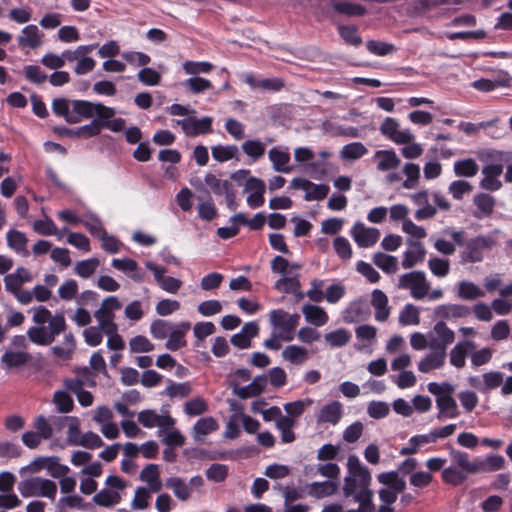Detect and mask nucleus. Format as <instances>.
<instances>
[{
	"instance_id": "1",
	"label": "nucleus",
	"mask_w": 512,
	"mask_h": 512,
	"mask_svg": "<svg viewBox=\"0 0 512 512\" xmlns=\"http://www.w3.org/2000/svg\"><path fill=\"white\" fill-rule=\"evenodd\" d=\"M370 483L369 469L362 465L358 456L350 455L347 459V475L344 479L343 492L345 497H352L355 502L361 504L363 512H374Z\"/></svg>"
},
{
	"instance_id": "2",
	"label": "nucleus",
	"mask_w": 512,
	"mask_h": 512,
	"mask_svg": "<svg viewBox=\"0 0 512 512\" xmlns=\"http://www.w3.org/2000/svg\"><path fill=\"white\" fill-rule=\"evenodd\" d=\"M32 311V320L36 325L27 330V337L32 343L47 346L66 329V321L62 314L52 315L44 306L33 308Z\"/></svg>"
},
{
	"instance_id": "3",
	"label": "nucleus",
	"mask_w": 512,
	"mask_h": 512,
	"mask_svg": "<svg viewBox=\"0 0 512 512\" xmlns=\"http://www.w3.org/2000/svg\"><path fill=\"white\" fill-rule=\"evenodd\" d=\"M428 391L436 396V407L438 420L455 419L460 415L456 400L453 398L455 386L448 382H430L427 385Z\"/></svg>"
},
{
	"instance_id": "4",
	"label": "nucleus",
	"mask_w": 512,
	"mask_h": 512,
	"mask_svg": "<svg viewBox=\"0 0 512 512\" xmlns=\"http://www.w3.org/2000/svg\"><path fill=\"white\" fill-rule=\"evenodd\" d=\"M300 316L297 313L290 314L283 309H274L269 313V322L276 333L280 334L283 341L290 342L295 337V330L299 325Z\"/></svg>"
},
{
	"instance_id": "5",
	"label": "nucleus",
	"mask_w": 512,
	"mask_h": 512,
	"mask_svg": "<svg viewBox=\"0 0 512 512\" xmlns=\"http://www.w3.org/2000/svg\"><path fill=\"white\" fill-rule=\"evenodd\" d=\"M18 490L24 498L46 497L55 500L57 485L54 481L46 478L32 477L21 481Z\"/></svg>"
},
{
	"instance_id": "6",
	"label": "nucleus",
	"mask_w": 512,
	"mask_h": 512,
	"mask_svg": "<svg viewBox=\"0 0 512 512\" xmlns=\"http://www.w3.org/2000/svg\"><path fill=\"white\" fill-rule=\"evenodd\" d=\"M397 287L409 290L414 299L420 300L428 295L430 282L423 271L416 270L400 275Z\"/></svg>"
},
{
	"instance_id": "7",
	"label": "nucleus",
	"mask_w": 512,
	"mask_h": 512,
	"mask_svg": "<svg viewBox=\"0 0 512 512\" xmlns=\"http://www.w3.org/2000/svg\"><path fill=\"white\" fill-rule=\"evenodd\" d=\"M121 307L122 304L117 297L109 296L102 301L100 307L94 312L97 326L101 327L104 333H112L118 330V325L115 323V311Z\"/></svg>"
},
{
	"instance_id": "8",
	"label": "nucleus",
	"mask_w": 512,
	"mask_h": 512,
	"mask_svg": "<svg viewBox=\"0 0 512 512\" xmlns=\"http://www.w3.org/2000/svg\"><path fill=\"white\" fill-rule=\"evenodd\" d=\"M377 479L381 484L388 486L387 488H382L379 491V498L382 501V504L392 506V504L397 500V494L405 490V481L399 477V474L396 471L380 473L377 476Z\"/></svg>"
},
{
	"instance_id": "9",
	"label": "nucleus",
	"mask_w": 512,
	"mask_h": 512,
	"mask_svg": "<svg viewBox=\"0 0 512 512\" xmlns=\"http://www.w3.org/2000/svg\"><path fill=\"white\" fill-rule=\"evenodd\" d=\"M72 107L78 122H80L82 118L89 119L93 116H97L101 120H107L113 118L115 115L113 108L101 103H93L86 100H74L72 101Z\"/></svg>"
},
{
	"instance_id": "10",
	"label": "nucleus",
	"mask_w": 512,
	"mask_h": 512,
	"mask_svg": "<svg viewBox=\"0 0 512 512\" xmlns=\"http://www.w3.org/2000/svg\"><path fill=\"white\" fill-rule=\"evenodd\" d=\"M494 245V238L488 235H479L470 239L465 244L463 259L472 263L479 262L483 259V251L491 249Z\"/></svg>"
},
{
	"instance_id": "11",
	"label": "nucleus",
	"mask_w": 512,
	"mask_h": 512,
	"mask_svg": "<svg viewBox=\"0 0 512 512\" xmlns=\"http://www.w3.org/2000/svg\"><path fill=\"white\" fill-rule=\"evenodd\" d=\"M380 132L396 144L410 143L414 139V135L409 129H401L399 122L391 117L385 118L382 122Z\"/></svg>"
},
{
	"instance_id": "12",
	"label": "nucleus",
	"mask_w": 512,
	"mask_h": 512,
	"mask_svg": "<svg viewBox=\"0 0 512 512\" xmlns=\"http://www.w3.org/2000/svg\"><path fill=\"white\" fill-rule=\"evenodd\" d=\"M146 268L152 272L158 286L167 293L176 294L183 285L180 279L165 276L166 269L164 267L153 262H147Z\"/></svg>"
},
{
	"instance_id": "13",
	"label": "nucleus",
	"mask_w": 512,
	"mask_h": 512,
	"mask_svg": "<svg viewBox=\"0 0 512 512\" xmlns=\"http://www.w3.org/2000/svg\"><path fill=\"white\" fill-rule=\"evenodd\" d=\"M293 189H301L305 192L304 199L306 201L322 200L329 193V186L326 184H315L304 178H294L291 181Z\"/></svg>"
},
{
	"instance_id": "14",
	"label": "nucleus",
	"mask_w": 512,
	"mask_h": 512,
	"mask_svg": "<svg viewBox=\"0 0 512 512\" xmlns=\"http://www.w3.org/2000/svg\"><path fill=\"white\" fill-rule=\"evenodd\" d=\"M351 236L359 247L368 248L377 243L380 238V231L374 227H367L357 222L351 229Z\"/></svg>"
},
{
	"instance_id": "15",
	"label": "nucleus",
	"mask_w": 512,
	"mask_h": 512,
	"mask_svg": "<svg viewBox=\"0 0 512 512\" xmlns=\"http://www.w3.org/2000/svg\"><path fill=\"white\" fill-rule=\"evenodd\" d=\"M266 190L265 182L256 177H249L244 186V192L248 194L247 204L255 209L261 207L264 202V194Z\"/></svg>"
},
{
	"instance_id": "16",
	"label": "nucleus",
	"mask_w": 512,
	"mask_h": 512,
	"mask_svg": "<svg viewBox=\"0 0 512 512\" xmlns=\"http://www.w3.org/2000/svg\"><path fill=\"white\" fill-rule=\"evenodd\" d=\"M44 33L34 24L25 26L17 36L20 49H37L43 44Z\"/></svg>"
},
{
	"instance_id": "17",
	"label": "nucleus",
	"mask_w": 512,
	"mask_h": 512,
	"mask_svg": "<svg viewBox=\"0 0 512 512\" xmlns=\"http://www.w3.org/2000/svg\"><path fill=\"white\" fill-rule=\"evenodd\" d=\"M406 244L407 249L403 253L401 265L404 269H410L424 261L426 249L423 243L412 239H407Z\"/></svg>"
},
{
	"instance_id": "18",
	"label": "nucleus",
	"mask_w": 512,
	"mask_h": 512,
	"mask_svg": "<svg viewBox=\"0 0 512 512\" xmlns=\"http://www.w3.org/2000/svg\"><path fill=\"white\" fill-rule=\"evenodd\" d=\"M176 123L181 126L184 133L188 136L206 134L212 130V118L208 116H205L202 119L187 117L176 120Z\"/></svg>"
},
{
	"instance_id": "19",
	"label": "nucleus",
	"mask_w": 512,
	"mask_h": 512,
	"mask_svg": "<svg viewBox=\"0 0 512 512\" xmlns=\"http://www.w3.org/2000/svg\"><path fill=\"white\" fill-rule=\"evenodd\" d=\"M503 173L501 163L487 164L482 168L483 178L480 181V187L488 191H497L502 187L499 177Z\"/></svg>"
},
{
	"instance_id": "20",
	"label": "nucleus",
	"mask_w": 512,
	"mask_h": 512,
	"mask_svg": "<svg viewBox=\"0 0 512 512\" xmlns=\"http://www.w3.org/2000/svg\"><path fill=\"white\" fill-rule=\"evenodd\" d=\"M343 416V405L339 401H331L323 405L316 415L319 425H337Z\"/></svg>"
},
{
	"instance_id": "21",
	"label": "nucleus",
	"mask_w": 512,
	"mask_h": 512,
	"mask_svg": "<svg viewBox=\"0 0 512 512\" xmlns=\"http://www.w3.org/2000/svg\"><path fill=\"white\" fill-rule=\"evenodd\" d=\"M267 386V376L258 375L246 386H241L234 382L233 394L240 399H248L259 396Z\"/></svg>"
},
{
	"instance_id": "22",
	"label": "nucleus",
	"mask_w": 512,
	"mask_h": 512,
	"mask_svg": "<svg viewBox=\"0 0 512 512\" xmlns=\"http://www.w3.org/2000/svg\"><path fill=\"white\" fill-rule=\"evenodd\" d=\"M476 344L472 340L459 341L449 352V363L456 369H462L466 365V358L474 350Z\"/></svg>"
},
{
	"instance_id": "23",
	"label": "nucleus",
	"mask_w": 512,
	"mask_h": 512,
	"mask_svg": "<svg viewBox=\"0 0 512 512\" xmlns=\"http://www.w3.org/2000/svg\"><path fill=\"white\" fill-rule=\"evenodd\" d=\"M437 338L430 339L429 348L446 352L448 345L455 340V334L444 322H437L433 328Z\"/></svg>"
},
{
	"instance_id": "24",
	"label": "nucleus",
	"mask_w": 512,
	"mask_h": 512,
	"mask_svg": "<svg viewBox=\"0 0 512 512\" xmlns=\"http://www.w3.org/2000/svg\"><path fill=\"white\" fill-rule=\"evenodd\" d=\"M191 328L190 322L176 323L167 337L165 347L170 351H177L187 345L186 334Z\"/></svg>"
},
{
	"instance_id": "25",
	"label": "nucleus",
	"mask_w": 512,
	"mask_h": 512,
	"mask_svg": "<svg viewBox=\"0 0 512 512\" xmlns=\"http://www.w3.org/2000/svg\"><path fill=\"white\" fill-rule=\"evenodd\" d=\"M219 424L212 416L198 419L192 427V437L196 443H204L206 437L217 431Z\"/></svg>"
},
{
	"instance_id": "26",
	"label": "nucleus",
	"mask_w": 512,
	"mask_h": 512,
	"mask_svg": "<svg viewBox=\"0 0 512 512\" xmlns=\"http://www.w3.org/2000/svg\"><path fill=\"white\" fill-rule=\"evenodd\" d=\"M268 158L272 163V168L276 172L290 173V153L287 147H273L268 151Z\"/></svg>"
},
{
	"instance_id": "27",
	"label": "nucleus",
	"mask_w": 512,
	"mask_h": 512,
	"mask_svg": "<svg viewBox=\"0 0 512 512\" xmlns=\"http://www.w3.org/2000/svg\"><path fill=\"white\" fill-rule=\"evenodd\" d=\"M259 333V326L256 322H247L241 331L234 334L230 341L231 344L239 349H247L251 347V340Z\"/></svg>"
},
{
	"instance_id": "28",
	"label": "nucleus",
	"mask_w": 512,
	"mask_h": 512,
	"mask_svg": "<svg viewBox=\"0 0 512 512\" xmlns=\"http://www.w3.org/2000/svg\"><path fill=\"white\" fill-rule=\"evenodd\" d=\"M139 479L147 484V487L152 493L159 492L163 483L160 477V470L157 464L146 465L139 474Z\"/></svg>"
},
{
	"instance_id": "29",
	"label": "nucleus",
	"mask_w": 512,
	"mask_h": 512,
	"mask_svg": "<svg viewBox=\"0 0 512 512\" xmlns=\"http://www.w3.org/2000/svg\"><path fill=\"white\" fill-rule=\"evenodd\" d=\"M371 306L375 311V320L385 322L390 315L387 295L379 289H375L371 294Z\"/></svg>"
},
{
	"instance_id": "30",
	"label": "nucleus",
	"mask_w": 512,
	"mask_h": 512,
	"mask_svg": "<svg viewBox=\"0 0 512 512\" xmlns=\"http://www.w3.org/2000/svg\"><path fill=\"white\" fill-rule=\"evenodd\" d=\"M301 311L306 322L314 325L315 327H322L329 321L327 312L321 306L305 304L303 305Z\"/></svg>"
},
{
	"instance_id": "31",
	"label": "nucleus",
	"mask_w": 512,
	"mask_h": 512,
	"mask_svg": "<svg viewBox=\"0 0 512 512\" xmlns=\"http://www.w3.org/2000/svg\"><path fill=\"white\" fill-rule=\"evenodd\" d=\"M473 203L476 207L473 216L477 219L489 217L495 207V199L493 196L486 193H479L474 196Z\"/></svg>"
},
{
	"instance_id": "32",
	"label": "nucleus",
	"mask_w": 512,
	"mask_h": 512,
	"mask_svg": "<svg viewBox=\"0 0 512 512\" xmlns=\"http://www.w3.org/2000/svg\"><path fill=\"white\" fill-rule=\"evenodd\" d=\"M446 359V352L439 349H432L418 364V369L422 373H428L435 369L443 367Z\"/></svg>"
},
{
	"instance_id": "33",
	"label": "nucleus",
	"mask_w": 512,
	"mask_h": 512,
	"mask_svg": "<svg viewBox=\"0 0 512 512\" xmlns=\"http://www.w3.org/2000/svg\"><path fill=\"white\" fill-rule=\"evenodd\" d=\"M337 489L338 482L333 480L316 481L307 485L308 495L317 499L331 496L336 493Z\"/></svg>"
},
{
	"instance_id": "34",
	"label": "nucleus",
	"mask_w": 512,
	"mask_h": 512,
	"mask_svg": "<svg viewBox=\"0 0 512 512\" xmlns=\"http://www.w3.org/2000/svg\"><path fill=\"white\" fill-rule=\"evenodd\" d=\"M374 159L377 160V169L383 172L396 169L401 163L400 158L392 149L377 150L374 153Z\"/></svg>"
},
{
	"instance_id": "35",
	"label": "nucleus",
	"mask_w": 512,
	"mask_h": 512,
	"mask_svg": "<svg viewBox=\"0 0 512 512\" xmlns=\"http://www.w3.org/2000/svg\"><path fill=\"white\" fill-rule=\"evenodd\" d=\"M7 246L19 255L27 256L28 238L26 235L16 229H10L6 233Z\"/></svg>"
},
{
	"instance_id": "36",
	"label": "nucleus",
	"mask_w": 512,
	"mask_h": 512,
	"mask_svg": "<svg viewBox=\"0 0 512 512\" xmlns=\"http://www.w3.org/2000/svg\"><path fill=\"white\" fill-rule=\"evenodd\" d=\"M167 413L168 411L159 414L155 410L151 409L142 410L138 413V421L143 425V427L148 429L158 427L161 421L162 426L165 424L167 425V422H169L167 419Z\"/></svg>"
},
{
	"instance_id": "37",
	"label": "nucleus",
	"mask_w": 512,
	"mask_h": 512,
	"mask_svg": "<svg viewBox=\"0 0 512 512\" xmlns=\"http://www.w3.org/2000/svg\"><path fill=\"white\" fill-rule=\"evenodd\" d=\"M282 358L293 365H303L309 358V352L305 347L289 345L283 349Z\"/></svg>"
},
{
	"instance_id": "38",
	"label": "nucleus",
	"mask_w": 512,
	"mask_h": 512,
	"mask_svg": "<svg viewBox=\"0 0 512 512\" xmlns=\"http://www.w3.org/2000/svg\"><path fill=\"white\" fill-rule=\"evenodd\" d=\"M435 314L443 319L462 318L470 314V309L460 304H445L438 306L435 309Z\"/></svg>"
},
{
	"instance_id": "39",
	"label": "nucleus",
	"mask_w": 512,
	"mask_h": 512,
	"mask_svg": "<svg viewBox=\"0 0 512 512\" xmlns=\"http://www.w3.org/2000/svg\"><path fill=\"white\" fill-rule=\"evenodd\" d=\"M122 501V496L118 491L103 488L93 496V502L100 507H113Z\"/></svg>"
},
{
	"instance_id": "40",
	"label": "nucleus",
	"mask_w": 512,
	"mask_h": 512,
	"mask_svg": "<svg viewBox=\"0 0 512 512\" xmlns=\"http://www.w3.org/2000/svg\"><path fill=\"white\" fill-rule=\"evenodd\" d=\"M165 485L173 491V494L180 501H187L191 496L190 486L180 477H170Z\"/></svg>"
},
{
	"instance_id": "41",
	"label": "nucleus",
	"mask_w": 512,
	"mask_h": 512,
	"mask_svg": "<svg viewBox=\"0 0 512 512\" xmlns=\"http://www.w3.org/2000/svg\"><path fill=\"white\" fill-rule=\"evenodd\" d=\"M351 337V333L348 330L339 328L326 333L324 341L330 348H341L350 342Z\"/></svg>"
},
{
	"instance_id": "42",
	"label": "nucleus",
	"mask_w": 512,
	"mask_h": 512,
	"mask_svg": "<svg viewBox=\"0 0 512 512\" xmlns=\"http://www.w3.org/2000/svg\"><path fill=\"white\" fill-rule=\"evenodd\" d=\"M372 260L386 274H394L398 271V259L395 256L377 252L373 255Z\"/></svg>"
},
{
	"instance_id": "43",
	"label": "nucleus",
	"mask_w": 512,
	"mask_h": 512,
	"mask_svg": "<svg viewBox=\"0 0 512 512\" xmlns=\"http://www.w3.org/2000/svg\"><path fill=\"white\" fill-rule=\"evenodd\" d=\"M53 112L65 118L68 123H78L76 114L73 112L72 101L64 98L55 99L52 104Z\"/></svg>"
},
{
	"instance_id": "44",
	"label": "nucleus",
	"mask_w": 512,
	"mask_h": 512,
	"mask_svg": "<svg viewBox=\"0 0 512 512\" xmlns=\"http://www.w3.org/2000/svg\"><path fill=\"white\" fill-rule=\"evenodd\" d=\"M406 179L402 183V187L407 190L417 188L420 179V167L415 163H406L402 169Z\"/></svg>"
},
{
	"instance_id": "45",
	"label": "nucleus",
	"mask_w": 512,
	"mask_h": 512,
	"mask_svg": "<svg viewBox=\"0 0 512 512\" xmlns=\"http://www.w3.org/2000/svg\"><path fill=\"white\" fill-rule=\"evenodd\" d=\"M367 152V148L361 142H353L342 147L340 157L345 161H354L366 155Z\"/></svg>"
},
{
	"instance_id": "46",
	"label": "nucleus",
	"mask_w": 512,
	"mask_h": 512,
	"mask_svg": "<svg viewBox=\"0 0 512 512\" xmlns=\"http://www.w3.org/2000/svg\"><path fill=\"white\" fill-rule=\"evenodd\" d=\"M242 151L254 162L258 161L265 154V143L260 140H246L241 145Z\"/></svg>"
},
{
	"instance_id": "47",
	"label": "nucleus",
	"mask_w": 512,
	"mask_h": 512,
	"mask_svg": "<svg viewBox=\"0 0 512 512\" xmlns=\"http://www.w3.org/2000/svg\"><path fill=\"white\" fill-rule=\"evenodd\" d=\"M454 173L459 177H473L478 173L479 166L472 158L456 161L454 163Z\"/></svg>"
},
{
	"instance_id": "48",
	"label": "nucleus",
	"mask_w": 512,
	"mask_h": 512,
	"mask_svg": "<svg viewBox=\"0 0 512 512\" xmlns=\"http://www.w3.org/2000/svg\"><path fill=\"white\" fill-rule=\"evenodd\" d=\"M212 157L218 162L238 158L239 150L235 145H216L211 148Z\"/></svg>"
},
{
	"instance_id": "49",
	"label": "nucleus",
	"mask_w": 512,
	"mask_h": 512,
	"mask_svg": "<svg viewBox=\"0 0 512 512\" xmlns=\"http://www.w3.org/2000/svg\"><path fill=\"white\" fill-rule=\"evenodd\" d=\"M458 296L464 300H474L485 296L484 290L469 281H462L458 285Z\"/></svg>"
},
{
	"instance_id": "50",
	"label": "nucleus",
	"mask_w": 512,
	"mask_h": 512,
	"mask_svg": "<svg viewBox=\"0 0 512 512\" xmlns=\"http://www.w3.org/2000/svg\"><path fill=\"white\" fill-rule=\"evenodd\" d=\"M204 181L215 195H225L234 187L232 182L228 180H221L211 173L205 176Z\"/></svg>"
},
{
	"instance_id": "51",
	"label": "nucleus",
	"mask_w": 512,
	"mask_h": 512,
	"mask_svg": "<svg viewBox=\"0 0 512 512\" xmlns=\"http://www.w3.org/2000/svg\"><path fill=\"white\" fill-rule=\"evenodd\" d=\"M68 421L66 441L71 446H78L83 434L80 430V420L77 417H65Z\"/></svg>"
},
{
	"instance_id": "52",
	"label": "nucleus",
	"mask_w": 512,
	"mask_h": 512,
	"mask_svg": "<svg viewBox=\"0 0 512 512\" xmlns=\"http://www.w3.org/2000/svg\"><path fill=\"white\" fill-rule=\"evenodd\" d=\"M176 323L163 320L156 319L150 325V333L157 340H163L168 337L171 330L174 329Z\"/></svg>"
},
{
	"instance_id": "53",
	"label": "nucleus",
	"mask_w": 512,
	"mask_h": 512,
	"mask_svg": "<svg viewBox=\"0 0 512 512\" xmlns=\"http://www.w3.org/2000/svg\"><path fill=\"white\" fill-rule=\"evenodd\" d=\"M295 426V420L291 417L285 416L276 421V428L281 433V440L283 443H291L295 440V434L292 431Z\"/></svg>"
},
{
	"instance_id": "54",
	"label": "nucleus",
	"mask_w": 512,
	"mask_h": 512,
	"mask_svg": "<svg viewBox=\"0 0 512 512\" xmlns=\"http://www.w3.org/2000/svg\"><path fill=\"white\" fill-rule=\"evenodd\" d=\"M151 491L144 487L139 486L135 489L134 497L131 501V508L133 510H145L149 507L151 499Z\"/></svg>"
},
{
	"instance_id": "55",
	"label": "nucleus",
	"mask_w": 512,
	"mask_h": 512,
	"mask_svg": "<svg viewBox=\"0 0 512 512\" xmlns=\"http://www.w3.org/2000/svg\"><path fill=\"white\" fill-rule=\"evenodd\" d=\"M419 309L413 304H406L399 314L402 326L418 325L420 323Z\"/></svg>"
},
{
	"instance_id": "56",
	"label": "nucleus",
	"mask_w": 512,
	"mask_h": 512,
	"mask_svg": "<svg viewBox=\"0 0 512 512\" xmlns=\"http://www.w3.org/2000/svg\"><path fill=\"white\" fill-rule=\"evenodd\" d=\"M99 264L97 258L82 260L75 264L74 272L81 278H89L96 272Z\"/></svg>"
},
{
	"instance_id": "57",
	"label": "nucleus",
	"mask_w": 512,
	"mask_h": 512,
	"mask_svg": "<svg viewBox=\"0 0 512 512\" xmlns=\"http://www.w3.org/2000/svg\"><path fill=\"white\" fill-rule=\"evenodd\" d=\"M336 12L347 16H360L366 12L364 6L348 1H336L333 3Z\"/></svg>"
},
{
	"instance_id": "58",
	"label": "nucleus",
	"mask_w": 512,
	"mask_h": 512,
	"mask_svg": "<svg viewBox=\"0 0 512 512\" xmlns=\"http://www.w3.org/2000/svg\"><path fill=\"white\" fill-rule=\"evenodd\" d=\"M454 463L462 469L463 472L477 473L479 472L478 462L469 460V456L465 452L455 451L451 454Z\"/></svg>"
},
{
	"instance_id": "59",
	"label": "nucleus",
	"mask_w": 512,
	"mask_h": 512,
	"mask_svg": "<svg viewBox=\"0 0 512 512\" xmlns=\"http://www.w3.org/2000/svg\"><path fill=\"white\" fill-rule=\"evenodd\" d=\"M30 355L26 352L18 351H6L1 358L2 363L7 367H19L28 362Z\"/></svg>"
},
{
	"instance_id": "60",
	"label": "nucleus",
	"mask_w": 512,
	"mask_h": 512,
	"mask_svg": "<svg viewBox=\"0 0 512 512\" xmlns=\"http://www.w3.org/2000/svg\"><path fill=\"white\" fill-rule=\"evenodd\" d=\"M505 459L501 455L492 454L488 455L483 461L478 462L479 471L494 472L501 470L505 467Z\"/></svg>"
},
{
	"instance_id": "61",
	"label": "nucleus",
	"mask_w": 512,
	"mask_h": 512,
	"mask_svg": "<svg viewBox=\"0 0 512 512\" xmlns=\"http://www.w3.org/2000/svg\"><path fill=\"white\" fill-rule=\"evenodd\" d=\"M300 269V265L297 263H290L282 256H276L271 261V270L274 273L283 275L291 274L293 271Z\"/></svg>"
},
{
	"instance_id": "62",
	"label": "nucleus",
	"mask_w": 512,
	"mask_h": 512,
	"mask_svg": "<svg viewBox=\"0 0 512 512\" xmlns=\"http://www.w3.org/2000/svg\"><path fill=\"white\" fill-rule=\"evenodd\" d=\"M300 284L298 275L291 272V274L283 275L275 283V289L290 294L297 290V285Z\"/></svg>"
},
{
	"instance_id": "63",
	"label": "nucleus",
	"mask_w": 512,
	"mask_h": 512,
	"mask_svg": "<svg viewBox=\"0 0 512 512\" xmlns=\"http://www.w3.org/2000/svg\"><path fill=\"white\" fill-rule=\"evenodd\" d=\"M493 351L488 347H483L479 350H472L470 352L471 367L476 369L489 363L492 359Z\"/></svg>"
},
{
	"instance_id": "64",
	"label": "nucleus",
	"mask_w": 512,
	"mask_h": 512,
	"mask_svg": "<svg viewBox=\"0 0 512 512\" xmlns=\"http://www.w3.org/2000/svg\"><path fill=\"white\" fill-rule=\"evenodd\" d=\"M53 403L60 413H68L73 410L74 402L71 396L65 391H56L53 396Z\"/></svg>"
}]
</instances>
